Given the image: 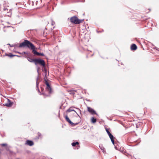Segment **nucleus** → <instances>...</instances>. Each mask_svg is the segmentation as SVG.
Segmentation results:
<instances>
[{
	"label": "nucleus",
	"instance_id": "23",
	"mask_svg": "<svg viewBox=\"0 0 159 159\" xmlns=\"http://www.w3.org/2000/svg\"><path fill=\"white\" fill-rule=\"evenodd\" d=\"M50 94H51L53 92V91L52 90V88L51 87H50Z\"/></svg>",
	"mask_w": 159,
	"mask_h": 159
},
{
	"label": "nucleus",
	"instance_id": "4",
	"mask_svg": "<svg viewBox=\"0 0 159 159\" xmlns=\"http://www.w3.org/2000/svg\"><path fill=\"white\" fill-rule=\"evenodd\" d=\"M34 64L36 65L39 64L43 67L45 66V63L44 60L39 58L35 59Z\"/></svg>",
	"mask_w": 159,
	"mask_h": 159
},
{
	"label": "nucleus",
	"instance_id": "5",
	"mask_svg": "<svg viewBox=\"0 0 159 159\" xmlns=\"http://www.w3.org/2000/svg\"><path fill=\"white\" fill-rule=\"evenodd\" d=\"M73 108H76V109L79 110L80 111V112L81 113V111L80 110L79 108H76L75 107H70L68 110H67L66 112H70L71 111H74L77 114V113H76V111L73 109Z\"/></svg>",
	"mask_w": 159,
	"mask_h": 159
},
{
	"label": "nucleus",
	"instance_id": "2",
	"mask_svg": "<svg viewBox=\"0 0 159 159\" xmlns=\"http://www.w3.org/2000/svg\"><path fill=\"white\" fill-rule=\"evenodd\" d=\"M44 83L46 85L45 90L43 93V94L45 97L48 96L50 94V84L49 80L47 79L45 77L44 78Z\"/></svg>",
	"mask_w": 159,
	"mask_h": 159
},
{
	"label": "nucleus",
	"instance_id": "24",
	"mask_svg": "<svg viewBox=\"0 0 159 159\" xmlns=\"http://www.w3.org/2000/svg\"><path fill=\"white\" fill-rule=\"evenodd\" d=\"M77 124H78L77 123H75V124H74V125H77Z\"/></svg>",
	"mask_w": 159,
	"mask_h": 159
},
{
	"label": "nucleus",
	"instance_id": "12",
	"mask_svg": "<svg viewBox=\"0 0 159 159\" xmlns=\"http://www.w3.org/2000/svg\"><path fill=\"white\" fill-rule=\"evenodd\" d=\"M28 60L30 62H34L35 63V59H34L30 57H28L27 58Z\"/></svg>",
	"mask_w": 159,
	"mask_h": 159
},
{
	"label": "nucleus",
	"instance_id": "18",
	"mask_svg": "<svg viewBox=\"0 0 159 159\" xmlns=\"http://www.w3.org/2000/svg\"><path fill=\"white\" fill-rule=\"evenodd\" d=\"M106 131L108 135L111 133L107 129H106Z\"/></svg>",
	"mask_w": 159,
	"mask_h": 159
},
{
	"label": "nucleus",
	"instance_id": "20",
	"mask_svg": "<svg viewBox=\"0 0 159 159\" xmlns=\"http://www.w3.org/2000/svg\"><path fill=\"white\" fill-rule=\"evenodd\" d=\"M7 145L6 144L3 143L1 144V146L2 147H5Z\"/></svg>",
	"mask_w": 159,
	"mask_h": 159
},
{
	"label": "nucleus",
	"instance_id": "16",
	"mask_svg": "<svg viewBox=\"0 0 159 159\" xmlns=\"http://www.w3.org/2000/svg\"><path fill=\"white\" fill-rule=\"evenodd\" d=\"M110 138L111 139H114V137L113 135L111 134V133L110 134H109L108 135Z\"/></svg>",
	"mask_w": 159,
	"mask_h": 159
},
{
	"label": "nucleus",
	"instance_id": "25",
	"mask_svg": "<svg viewBox=\"0 0 159 159\" xmlns=\"http://www.w3.org/2000/svg\"><path fill=\"white\" fill-rule=\"evenodd\" d=\"M13 55H11V56H10V57H13Z\"/></svg>",
	"mask_w": 159,
	"mask_h": 159
},
{
	"label": "nucleus",
	"instance_id": "7",
	"mask_svg": "<svg viewBox=\"0 0 159 159\" xmlns=\"http://www.w3.org/2000/svg\"><path fill=\"white\" fill-rule=\"evenodd\" d=\"M88 111L92 114H96V113L95 111L93 109L90 107H87Z\"/></svg>",
	"mask_w": 159,
	"mask_h": 159
},
{
	"label": "nucleus",
	"instance_id": "8",
	"mask_svg": "<svg viewBox=\"0 0 159 159\" xmlns=\"http://www.w3.org/2000/svg\"><path fill=\"white\" fill-rule=\"evenodd\" d=\"M64 117L65 118L66 121H67L71 125H73L74 124V123H73L72 122H71V120H70L67 115L65 116Z\"/></svg>",
	"mask_w": 159,
	"mask_h": 159
},
{
	"label": "nucleus",
	"instance_id": "22",
	"mask_svg": "<svg viewBox=\"0 0 159 159\" xmlns=\"http://www.w3.org/2000/svg\"><path fill=\"white\" fill-rule=\"evenodd\" d=\"M111 142H112V143L114 144V139H111Z\"/></svg>",
	"mask_w": 159,
	"mask_h": 159
},
{
	"label": "nucleus",
	"instance_id": "27",
	"mask_svg": "<svg viewBox=\"0 0 159 159\" xmlns=\"http://www.w3.org/2000/svg\"><path fill=\"white\" fill-rule=\"evenodd\" d=\"M77 115H78V116H79V115H78V114H77Z\"/></svg>",
	"mask_w": 159,
	"mask_h": 159
},
{
	"label": "nucleus",
	"instance_id": "3",
	"mask_svg": "<svg viewBox=\"0 0 159 159\" xmlns=\"http://www.w3.org/2000/svg\"><path fill=\"white\" fill-rule=\"evenodd\" d=\"M70 20L71 23L75 24H79L81 23L84 20H83L78 19L77 17L75 16H73L70 18Z\"/></svg>",
	"mask_w": 159,
	"mask_h": 159
},
{
	"label": "nucleus",
	"instance_id": "1",
	"mask_svg": "<svg viewBox=\"0 0 159 159\" xmlns=\"http://www.w3.org/2000/svg\"><path fill=\"white\" fill-rule=\"evenodd\" d=\"M26 47L29 48H31L32 50L35 49L34 46L30 41L27 40H25L24 42L20 43L19 47L22 48Z\"/></svg>",
	"mask_w": 159,
	"mask_h": 159
},
{
	"label": "nucleus",
	"instance_id": "28",
	"mask_svg": "<svg viewBox=\"0 0 159 159\" xmlns=\"http://www.w3.org/2000/svg\"><path fill=\"white\" fill-rule=\"evenodd\" d=\"M77 115H78V116H79V115H78V114H77Z\"/></svg>",
	"mask_w": 159,
	"mask_h": 159
},
{
	"label": "nucleus",
	"instance_id": "17",
	"mask_svg": "<svg viewBox=\"0 0 159 159\" xmlns=\"http://www.w3.org/2000/svg\"><path fill=\"white\" fill-rule=\"evenodd\" d=\"M38 135L39 136L38 138H39L41 137L42 135H41V134L40 133H38Z\"/></svg>",
	"mask_w": 159,
	"mask_h": 159
},
{
	"label": "nucleus",
	"instance_id": "9",
	"mask_svg": "<svg viewBox=\"0 0 159 159\" xmlns=\"http://www.w3.org/2000/svg\"><path fill=\"white\" fill-rule=\"evenodd\" d=\"M8 102L6 103L5 104V105L8 107H11L13 105V103L12 102H11L10 101V100L8 99Z\"/></svg>",
	"mask_w": 159,
	"mask_h": 159
},
{
	"label": "nucleus",
	"instance_id": "26",
	"mask_svg": "<svg viewBox=\"0 0 159 159\" xmlns=\"http://www.w3.org/2000/svg\"><path fill=\"white\" fill-rule=\"evenodd\" d=\"M77 115H78V116H79V115H78V114H77Z\"/></svg>",
	"mask_w": 159,
	"mask_h": 159
},
{
	"label": "nucleus",
	"instance_id": "13",
	"mask_svg": "<svg viewBox=\"0 0 159 159\" xmlns=\"http://www.w3.org/2000/svg\"><path fill=\"white\" fill-rule=\"evenodd\" d=\"M100 149L102 151V152H104L105 151V149L102 145H100L99 146Z\"/></svg>",
	"mask_w": 159,
	"mask_h": 159
},
{
	"label": "nucleus",
	"instance_id": "6",
	"mask_svg": "<svg viewBox=\"0 0 159 159\" xmlns=\"http://www.w3.org/2000/svg\"><path fill=\"white\" fill-rule=\"evenodd\" d=\"M32 52H33L34 54V55H37V56H43V53H39V52H37L35 50V49H32Z\"/></svg>",
	"mask_w": 159,
	"mask_h": 159
},
{
	"label": "nucleus",
	"instance_id": "11",
	"mask_svg": "<svg viewBox=\"0 0 159 159\" xmlns=\"http://www.w3.org/2000/svg\"><path fill=\"white\" fill-rule=\"evenodd\" d=\"M131 48L132 50H135L137 49V47L135 44H133L131 45Z\"/></svg>",
	"mask_w": 159,
	"mask_h": 159
},
{
	"label": "nucleus",
	"instance_id": "15",
	"mask_svg": "<svg viewBox=\"0 0 159 159\" xmlns=\"http://www.w3.org/2000/svg\"><path fill=\"white\" fill-rule=\"evenodd\" d=\"M79 143L78 142H74L72 143L71 145L73 147L75 146L76 145L79 144Z\"/></svg>",
	"mask_w": 159,
	"mask_h": 159
},
{
	"label": "nucleus",
	"instance_id": "19",
	"mask_svg": "<svg viewBox=\"0 0 159 159\" xmlns=\"http://www.w3.org/2000/svg\"><path fill=\"white\" fill-rule=\"evenodd\" d=\"M18 53H19V54H22V55H23L24 54H26V52H22V53H20V52H18Z\"/></svg>",
	"mask_w": 159,
	"mask_h": 159
},
{
	"label": "nucleus",
	"instance_id": "21",
	"mask_svg": "<svg viewBox=\"0 0 159 159\" xmlns=\"http://www.w3.org/2000/svg\"><path fill=\"white\" fill-rule=\"evenodd\" d=\"M55 23L54 21H53V20L52 21L51 24L52 26L54 25L55 24Z\"/></svg>",
	"mask_w": 159,
	"mask_h": 159
},
{
	"label": "nucleus",
	"instance_id": "10",
	"mask_svg": "<svg viewBox=\"0 0 159 159\" xmlns=\"http://www.w3.org/2000/svg\"><path fill=\"white\" fill-rule=\"evenodd\" d=\"M26 144L30 146H32L34 145V143L32 141L29 140H27L26 141Z\"/></svg>",
	"mask_w": 159,
	"mask_h": 159
},
{
	"label": "nucleus",
	"instance_id": "14",
	"mask_svg": "<svg viewBox=\"0 0 159 159\" xmlns=\"http://www.w3.org/2000/svg\"><path fill=\"white\" fill-rule=\"evenodd\" d=\"M97 121L96 118H94L93 117H92L91 118V122L93 123H95Z\"/></svg>",
	"mask_w": 159,
	"mask_h": 159
}]
</instances>
